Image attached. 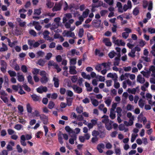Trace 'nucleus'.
<instances>
[{
  "label": "nucleus",
  "instance_id": "obj_1",
  "mask_svg": "<svg viewBox=\"0 0 155 155\" xmlns=\"http://www.w3.org/2000/svg\"><path fill=\"white\" fill-rule=\"evenodd\" d=\"M46 72L44 71H41L40 73V75L42 77L40 81L42 84H45L48 81V79L46 77Z\"/></svg>",
  "mask_w": 155,
  "mask_h": 155
},
{
  "label": "nucleus",
  "instance_id": "obj_2",
  "mask_svg": "<svg viewBox=\"0 0 155 155\" xmlns=\"http://www.w3.org/2000/svg\"><path fill=\"white\" fill-rule=\"evenodd\" d=\"M63 2V1L61 0L59 3H56L54 6L52 8V10L53 11H57L60 10Z\"/></svg>",
  "mask_w": 155,
  "mask_h": 155
},
{
  "label": "nucleus",
  "instance_id": "obj_3",
  "mask_svg": "<svg viewBox=\"0 0 155 155\" xmlns=\"http://www.w3.org/2000/svg\"><path fill=\"white\" fill-rule=\"evenodd\" d=\"M149 70L153 73L151 75V76L153 77V78H151L150 81H151V79H152V82L153 84H155V66H151Z\"/></svg>",
  "mask_w": 155,
  "mask_h": 155
},
{
  "label": "nucleus",
  "instance_id": "obj_4",
  "mask_svg": "<svg viewBox=\"0 0 155 155\" xmlns=\"http://www.w3.org/2000/svg\"><path fill=\"white\" fill-rule=\"evenodd\" d=\"M40 120L44 124L46 125L48 123V117L44 114H41L40 117Z\"/></svg>",
  "mask_w": 155,
  "mask_h": 155
},
{
  "label": "nucleus",
  "instance_id": "obj_5",
  "mask_svg": "<svg viewBox=\"0 0 155 155\" xmlns=\"http://www.w3.org/2000/svg\"><path fill=\"white\" fill-rule=\"evenodd\" d=\"M72 88L74 90V92L78 94H80L82 91V89L81 88L78 86L76 85H73L72 86Z\"/></svg>",
  "mask_w": 155,
  "mask_h": 155
},
{
  "label": "nucleus",
  "instance_id": "obj_6",
  "mask_svg": "<svg viewBox=\"0 0 155 155\" xmlns=\"http://www.w3.org/2000/svg\"><path fill=\"white\" fill-rule=\"evenodd\" d=\"M101 23V20H94L92 22V24L96 28H99L100 27Z\"/></svg>",
  "mask_w": 155,
  "mask_h": 155
},
{
  "label": "nucleus",
  "instance_id": "obj_7",
  "mask_svg": "<svg viewBox=\"0 0 155 155\" xmlns=\"http://www.w3.org/2000/svg\"><path fill=\"white\" fill-rule=\"evenodd\" d=\"M72 17V15L71 13H66L65 14V16L63 18V23H64L70 18Z\"/></svg>",
  "mask_w": 155,
  "mask_h": 155
},
{
  "label": "nucleus",
  "instance_id": "obj_8",
  "mask_svg": "<svg viewBox=\"0 0 155 155\" xmlns=\"http://www.w3.org/2000/svg\"><path fill=\"white\" fill-rule=\"evenodd\" d=\"M113 123V121L110 120L109 121L105 123V127L107 130H110L112 129V124Z\"/></svg>",
  "mask_w": 155,
  "mask_h": 155
},
{
  "label": "nucleus",
  "instance_id": "obj_9",
  "mask_svg": "<svg viewBox=\"0 0 155 155\" xmlns=\"http://www.w3.org/2000/svg\"><path fill=\"white\" fill-rule=\"evenodd\" d=\"M110 39L108 38H104L103 40V42L105 45L108 47H110L112 45V43L110 41Z\"/></svg>",
  "mask_w": 155,
  "mask_h": 155
},
{
  "label": "nucleus",
  "instance_id": "obj_10",
  "mask_svg": "<svg viewBox=\"0 0 155 155\" xmlns=\"http://www.w3.org/2000/svg\"><path fill=\"white\" fill-rule=\"evenodd\" d=\"M72 138H70L69 140V143L71 144H73L74 143V141L77 138V135L74 134L71 135Z\"/></svg>",
  "mask_w": 155,
  "mask_h": 155
},
{
  "label": "nucleus",
  "instance_id": "obj_11",
  "mask_svg": "<svg viewBox=\"0 0 155 155\" xmlns=\"http://www.w3.org/2000/svg\"><path fill=\"white\" fill-rule=\"evenodd\" d=\"M100 134L99 135V137L101 138L104 137L106 135L105 130L104 128L99 130Z\"/></svg>",
  "mask_w": 155,
  "mask_h": 155
},
{
  "label": "nucleus",
  "instance_id": "obj_12",
  "mask_svg": "<svg viewBox=\"0 0 155 155\" xmlns=\"http://www.w3.org/2000/svg\"><path fill=\"white\" fill-rule=\"evenodd\" d=\"M76 67L74 66H70L69 67V72L71 74H75L77 73L76 69Z\"/></svg>",
  "mask_w": 155,
  "mask_h": 155
},
{
  "label": "nucleus",
  "instance_id": "obj_13",
  "mask_svg": "<svg viewBox=\"0 0 155 155\" xmlns=\"http://www.w3.org/2000/svg\"><path fill=\"white\" fill-rule=\"evenodd\" d=\"M104 144L101 143L98 144L97 147V149L98 150V151L100 153H102L103 152V150L102 149H104Z\"/></svg>",
  "mask_w": 155,
  "mask_h": 155
},
{
  "label": "nucleus",
  "instance_id": "obj_14",
  "mask_svg": "<svg viewBox=\"0 0 155 155\" xmlns=\"http://www.w3.org/2000/svg\"><path fill=\"white\" fill-rule=\"evenodd\" d=\"M31 96L32 99L34 101H39L40 100V96H37L36 94H34L31 95Z\"/></svg>",
  "mask_w": 155,
  "mask_h": 155
},
{
  "label": "nucleus",
  "instance_id": "obj_15",
  "mask_svg": "<svg viewBox=\"0 0 155 155\" xmlns=\"http://www.w3.org/2000/svg\"><path fill=\"white\" fill-rule=\"evenodd\" d=\"M137 80L140 83H143L145 81V79L144 78L142 77L140 75H139L137 77Z\"/></svg>",
  "mask_w": 155,
  "mask_h": 155
},
{
  "label": "nucleus",
  "instance_id": "obj_16",
  "mask_svg": "<svg viewBox=\"0 0 155 155\" xmlns=\"http://www.w3.org/2000/svg\"><path fill=\"white\" fill-rule=\"evenodd\" d=\"M2 47L0 48V52H4L7 51L8 50V48L7 45L4 43H2Z\"/></svg>",
  "mask_w": 155,
  "mask_h": 155
},
{
  "label": "nucleus",
  "instance_id": "obj_17",
  "mask_svg": "<svg viewBox=\"0 0 155 155\" xmlns=\"http://www.w3.org/2000/svg\"><path fill=\"white\" fill-rule=\"evenodd\" d=\"M65 129L66 131L69 134H75V131L72 130L69 126H66L65 127Z\"/></svg>",
  "mask_w": 155,
  "mask_h": 155
},
{
  "label": "nucleus",
  "instance_id": "obj_18",
  "mask_svg": "<svg viewBox=\"0 0 155 155\" xmlns=\"http://www.w3.org/2000/svg\"><path fill=\"white\" fill-rule=\"evenodd\" d=\"M53 80L54 82V87L57 88L59 87V83L58 79L55 77H54L53 78Z\"/></svg>",
  "mask_w": 155,
  "mask_h": 155
},
{
  "label": "nucleus",
  "instance_id": "obj_19",
  "mask_svg": "<svg viewBox=\"0 0 155 155\" xmlns=\"http://www.w3.org/2000/svg\"><path fill=\"white\" fill-rule=\"evenodd\" d=\"M50 32L47 30H45L43 33V35L44 36L43 38L47 40V39H48L49 38V35Z\"/></svg>",
  "mask_w": 155,
  "mask_h": 155
},
{
  "label": "nucleus",
  "instance_id": "obj_20",
  "mask_svg": "<svg viewBox=\"0 0 155 155\" xmlns=\"http://www.w3.org/2000/svg\"><path fill=\"white\" fill-rule=\"evenodd\" d=\"M102 118H104L102 119V122L104 124L110 121L108 119V117L107 115H104L102 117Z\"/></svg>",
  "mask_w": 155,
  "mask_h": 155
},
{
  "label": "nucleus",
  "instance_id": "obj_21",
  "mask_svg": "<svg viewBox=\"0 0 155 155\" xmlns=\"http://www.w3.org/2000/svg\"><path fill=\"white\" fill-rule=\"evenodd\" d=\"M21 20L20 18L18 19L17 21L19 23V25L21 27H24L26 23L25 21L21 22Z\"/></svg>",
  "mask_w": 155,
  "mask_h": 155
},
{
  "label": "nucleus",
  "instance_id": "obj_22",
  "mask_svg": "<svg viewBox=\"0 0 155 155\" xmlns=\"http://www.w3.org/2000/svg\"><path fill=\"white\" fill-rule=\"evenodd\" d=\"M114 60L115 61L114 62V66H118L120 64V59L117 58H115Z\"/></svg>",
  "mask_w": 155,
  "mask_h": 155
},
{
  "label": "nucleus",
  "instance_id": "obj_23",
  "mask_svg": "<svg viewBox=\"0 0 155 155\" xmlns=\"http://www.w3.org/2000/svg\"><path fill=\"white\" fill-rule=\"evenodd\" d=\"M8 72L11 77H15L16 76V73L15 71L12 70H9Z\"/></svg>",
  "mask_w": 155,
  "mask_h": 155
},
{
  "label": "nucleus",
  "instance_id": "obj_24",
  "mask_svg": "<svg viewBox=\"0 0 155 155\" xmlns=\"http://www.w3.org/2000/svg\"><path fill=\"white\" fill-rule=\"evenodd\" d=\"M18 76V80L19 82H22L24 81L25 78L23 75H19V73H17Z\"/></svg>",
  "mask_w": 155,
  "mask_h": 155
},
{
  "label": "nucleus",
  "instance_id": "obj_25",
  "mask_svg": "<svg viewBox=\"0 0 155 155\" xmlns=\"http://www.w3.org/2000/svg\"><path fill=\"white\" fill-rule=\"evenodd\" d=\"M45 63V61L43 59H40L38 61L37 64L41 66H43L44 65Z\"/></svg>",
  "mask_w": 155,
  "mask_h": 155
},
{
  "label": "nucleus",
  "instance_id": "obj_26",
  "mask_svg": "<svg viewBox=\"0 0 155 155\" xmlns=\"http://www.w3.org/2000/svg\"><path fill=\"white\" fill-rule=\"evenodd\" d=\"M47 2L46 5L48 8H51L54 5L53 3L48 0H47Z\"/></svg>",
  "mask_w": 155,
  "mask_h": 155
},
{
  "label": "nucleus",
  "instance_id": "obj_27",
  "mask_svg": "<svg viewBox=\"0 0 155 155\" xmlns=\"http://www.w3.org/2000/svg\"><path fill=\"white\" fill-rule=\"evenodd\" d=\"M84 30L83 28H80L78 32V36L80 38H82L84 35Z\"/></svg>",
  "mask_w": 155,
  "mask_h": 155
},
{
  "label": "nucleus",
  "instance_id": "obj_28",
  "mask_svg": "<svg viewBox=\"0 0 155 155\" xmlns=\"http://www.w3.org/2000/svg\"><path fill=\"white\" fill-rule=\"evenodd\" d=\"M67 104L68 106H71L72 105V99L70 98H66Z\"/></svg>",
  "mask_w": 155,
  "mask_h": 155
},
{
  "label": "nucleus",
  "instance_id": "obj_29",
  "mask_svg": "<svg viewBox=\"0 0 155 155\" xmlns=\"http://www.w3.org/2000/svg\"><path fill=\"white\" fill-rule=\"evenodd\" d=\"M116 54V53L114 51H113L110 52L108 54V55L110 58H112L115 56Z\"/></svg>",
  "mask_w": 155,
  "mask_h": 155
},
{
  "label": "nucleus",
  "instance_id": "obj_30",
  "mask_svg": "<svg viewBox=\"0 0 155 155\" xmlns=\"http://www.w3.org/2000/svg\"><path fill=\"white\" fill-rule=\"evenodd\" d=\"M54 106V102L52 101H49L48 105V108L50 109H52Z\"/></svg>",
  "mask_w": 155,
  "mask_h": 155
},
{
  "label": "nucleus",
  "instance_id": "obj_31",
  "mask_svg": "<svg viewBox=\"0 0 155 155\" xmlns=\"http://www.w3.org/2000/svg\"><path fill=\"white\" fill-rule=\"evenodd\" d=\"M27 79L28 82L29 84L32 85L34 84V83L32 81V77L31 76L29 75L27 77Z\"/></svg>",
  "mask_w": 155,
  "mask_h": 155
},
{
  "label": "nucleus",
  "instance_id": "obj_32",
  "mask_svg": "<svg viewBox=\"0 0 155 155\" xmlns=\"http://www.w3.org/2000/svg\"><path fill=\"white\" fill-rule=\"evenodd\" d=\"M127 91L129 93H131L133 94H135L136 92V89L133 88L132 89L129 88L127 90Z\"/></svg>",
  "mask_w": 155,
  "mask_h": 155
},
{
  "label": "nucleus",
  "instance_id": "obj_33",
  "mask_svg": "<svg viewBox=\"0 0 155 155\" xmlns=\"http://www.w3.org/2000/svg\"><path fill=\"white\" fill-rule=\"evenodd\" d=\"M78 76L77 75H74L71 77V80L73 83H75L78 80Z\"/></svg>",
  "mask_w": 155,
  "mask_h": 155
},
{
  "label": "nucleus",
  "instance_id": "obj_34",
  "mask_svg": "<svg viewBox=\"0 0 155 155\" xmlns=\"http://www.w3.org/2000/svg\"><path fill=\"white\" fill-rule=\"evenodd\" d=\"M110 118L112 120L114 119L116 117V114L114 111H110Z\"/></svg>",
  "mask_w": 155,
  "mask_h": 155
},
{
  "label": "nucleus",
  "instance_id": "obj_35",
  "mask_svg": "<svg viewBox=\"0 0 155 155\" xmlns=\"http://www.w3.org/2000/svg\"><path fill=\"white\" fill-rule=\"evenodd\" d=\"M100 134V133L99 132V131H97L96 130H93L92 132V135L94 137H97V136L98 135H99Z\"/></svg>",
  "mask_w": 155,
  "mask_h": 155
},
{
  "label": "nucleus",
  "instance_id": "obj_36",
  "mask_svg": "<svg viewBox=\"0 0 155 155\" xmlns=\"http://www.w3.org/2000/svg\"><path fill=\"white\" fill-rule=\"evenodd\" d=\"M26 108L27 112L28 113H31L32 111V108L29 104L28 103L27 104Z\"/></svg>",
  "mask_w": 155,
  "mask_h": 155
},
{
  "label": "nucleus",
  "instance_id": "obj_37",
  "mask_svg": "<svg viewBox=\"0 0 155 155\" xmlns=\"http://www.w3.org/2000/svg\"><path fill=\"white\" fill-rule=\"evenodd\" d=\"M29 33L30 35L34 37H35L37 36L36 32L33 30H30L29 31Z\"/></svg>",
  "mask_w": 155,
  "mask_h": 155
},
{
  "label": "nucleus",
  "instance_id": "obj_38",
  "mask_svg": "<svg viewBox=\"0 0 155 155\" xmlns=\"http://www.w3.org/2000/svg\"><path fill=\"white\" fill-rule=\"evenodd\" d=\"M21 71L24 73H26L27 72V67L25 65H22L21 67Z\"/></svg>",
  "mask_w": 155,
  "mask_h": 155
},
{
  "label": "nucleus",
  "instance_id": "obj_39",
  "mask_svg": "<svg viewBox=\"0 0 155 155\" xmlns=\"http://www.w3.org/2000/svg\"><path fill=\"white\" fill-rule=\"evenodd\" d=\"M139 10L137 8H135L133 11V13L134 15L137 16L139 13Z\"/></svg>",
  "mask_w": 155,
  "mask_h": 155
},
{
  "label": "nucleus",
  "instance_id": "obj_40",
  "mask_svg": "<svg viewBox=\"0 0 155 155\" xmlns=\"http://www.w3.org/2000/svg\"><path fill=\"white\" fill-rule=\"evenodd\" d=\"M22 86L24 87L25 90L28 92H29L31 90V88L25 84L22 85Z\"/></svg>",
  "mask_w": 155,
  "mask_h": 155
},
{
  "label": "nucleus",
  "instance_id": "obj_41",
  "mask_svg": "<svg viewBox=\"0 0 155 155\" xmlns=\"http://www.w3.org/2000/svg\"><path fill=\"white\" fill-rule=\"evenodd\" d=\"M76 58H74L71 59L70 61V64L75 65L76 63Z\"/></svg>",
  "mask_w": 155,
  "mask_h": 155
},
{
  "label": "nucleus",
  "instance_id": "obj_42",
  "mask_svg": "<svg viewBox=\"0 0 155 155\" xmlns=\"http://www.w3.org/2000/svg\"><path fill=\"white\" fill-rule=\"evenodd\" d=\"M83 109L82 107H76V110L79 114H81L83 111Z\"/></svg>",
  "mask_w": 155,
  "mask_h": 155
},
{
  "label": "nucleus",
  "instance_id": "obj_43",
  "mask_svg": "<svg viewBox=\"0 0 155 155\" xmlns=\"http://www.w3.org/2000/svg\"><path fill=\"white\" fill-rule=\"evenodd\" d=\"M151 48L152 50L151 51L150 54L151 53L152 55L155 56V43L152 46Z\"/></svg>",
  "mask_w": 155,
  "mask_h": 155
},
{
  "label": "nucleus",
  "instance_id": "obj_44",
  "mask_svg": "<svg viewBox=\"0 0 155 155\" xmlns=\"http://www.w3.org/2000/svg\"><path fill=\"white\" fill-rule=\"evenodd\" d=\"M138 104L139 106L142 108H143L144 106V103L143 100L142 99H140L138 102Z\"/></svg>",
  "mask_w": 155,
  "mask_h": 155
},
{
  "label": "nucleus",
  "instance_id": "obj_45",
  "mask_svg": "<svg viewBox=\"0 0 155 155\" xmlns=\"http://www.w3.org/2000/svg\"><path fill=\"white\" fill-rule=\"evenodd\" d=\"M35 42V41L34 40L29 39L28 40V43L29 45L30 46H33L34 43Z\"/></svg>",
  "mask_w": 155,
  "mask_h": 155
},
{
  "label": "nucleus",
  "instance_id": "obj_46",
  "mask_svg": "<svg viewBox=\"0 0 155 155\" xmlns=\"http://www.w3.org/2000/svg\"><path fill=\"white\" fill-rule=\"evenodd\" d=\"M52 54L51 53H48L45 57V58L47 60H49L52 57Z\"/></svg>",
  "mask_w": 155,
  "mask_h": 155
},
{
  "label": "nucleus",
  "instance_id": "obj_47",
  "mask_svg": "<svg viewBox=\"0 0 155 155\" xmlns=\"http://www.w3.org/2000/svg\"><path fill=\"white\" fill-rule=\"evenodd\" d=\"M92 104L94 106L96 107L98 105L99 103L97 100L94 99L92 101Z\"/></svg>",
  "mask_w": 155,
  "mask_h": 155
},
{
  "label": "nucleus",
  "instance_id": "obj_48",
  "mask_svg": "<svg viewBox=\"0 0 155 155\" xmlns=\"http://www.w3.org/2000/svg\"><path fill=\"white\" fill-rule=\"evenodd\" d=\"M18 110L19 112L21 113H22L24 111V109L23 107L20 105H19L18 106Z\"/></svg>",
  "mask_w": 155,
  "mask_h": 155
},
{
  "label": "nucleus",
  "instance_id": "obj_49",
  "mask_svg": "<svg viewBox=\"0 0 155 155\" xmlns=\"http://www.w3.org/2000/svg\"><path fill=\"white\" fill-rule=\"evenodd\" d=\"M22 127V125L20 124H17L15 126L14 128L15 129L18 130H20L21 129Z\"/></svg>",
  "mask_w": 155,
  "mask_h": 155
},
{
  "label": "nucleus",
  "instance_id": "obj_50",
  "mask_svg": "<svg viewBox=\"0 0 155 155\" xmlns=\"http://www.w3.org/2000/svg\"><path fill=\"white\" fill-rule=\"evenodd\" d=\"M41 13V9L39 8L38 9H36L35 10L34 14L35 15H39Z\"/></svg>",
  "mask_w": 155,
  "mask_h": 155
},
{
  "label": "nucleus",
  "instance_id": "obj_51",
  "mask_svg": "<svg viewBox=\"0 0 155 155\" xmlns=\"http://www.w3.org/2000/svg\"><path fill=\"white\" fill-rule=\"evenodd\" d=\"M84 81L83 79L82 78H79V79L78 80V83L79 86H81L82 85V82Z\"/></svg>",
  "mask_w": 155,
  "mask_h": 155
},
{
  "label": "nucleus",
  "instance_id": "obj_52",
  "mask_svg": "<svg viewBox=\"0 0 155 155\" xmlns=\"http://www.w3.org/2000/svg\"><path fill=\"white\" fill-rule=\"evenodd\" d=\"M137 134H132L131 136V142H133L135 140L137 137Z\"/></svg>",
  "mask_w": 155,
  "mask_h": 155
},
{
  "label": "nucleus",
  "instance_id": "obj_53",
  "mask_svg": "<svg viewBox=\"0 0 155 155\" xmlns=\"http://www.w3.org/2000/svg\"><path fill=\"white\" fill-rule=\"evenodd\" d=\"M143 7L144 8H146L148 5L149 3L146 0L143 1Z\"/></svg>",
  "mask_w": 155,
  "mask_h": 155
},
{
  "label": "nucleus",
  "instance_id": "obj_54",
  "mask_svg": "<svg viewBox=\"0 0 155 155\" xmlns=\"http://www.w3.org/2000/svg\"><path fill=\"white\" fill-rule=\"evenodd\" d=\"M0 98L5 103H6L8 102V99L7 97L1 96H0Z\"/></svg>",
  "mask_w": 155,
  "mask_h": 155
},
{
  "label": "nucleus",
  "instance_id": "obj_55",
  "mask_svg": "<svg viewBox=\"0 0 155 155\" xmlns=\"http://www.w3.org/2000/svg\"><path fill=\"white\" fill-rule=\"evenodd\" d=\"M87 36L89 41H90L94 40L93 36L92 35H91L90 33H87Z\"/></svg>",
  "mask_w": 155,
  "mask_h": 155
},
{
  "label": "nucleus",
  "instance_id": "obj_56",
  "mask_svg": "<svg viewBox=\"0 0 155 155\" xmlns=\"http://www.w3.org/2000/svg\"><path fill=\"white\" fill-rule=\"evenodd\" d=\"M37 54L39 56L43 57L45 54V53L42 51H39L37 52Z\"/></svg>",
  "mask_w": 155,
  "mask_h": 155
},
{
  "label": "nucleus",
  "instance_id": "obj_57",
  "mask_svg": "<svg viewBox=\"0 0 155 155\" xmlns=\"http://www.w3.org/2000/svg\"><path fill=\"white\" fill-rule=\"evenodd\" d=\"M111 64L110 62H108L107 63L104 62L101 64V65L103 66L104 68H106L107 66L110 67Z\"/></svg>",
  "mask_w": 155,
  "mask_h": 155
},
{
  "label": "nucleus",
  "instance_id": "obj_58",
  "mask_svg": "<svg viewBox=\"0 0 155 155\" xmlns=\"http://www.w3.org/2000/svg\"><path fill=\"white\" fill-rule=\"evenodd\" d=\"M66 90L64 88H61L60 89V92L61 94H64L66 92Z\"/></svg>",
  "mask_w": 155,
  "mask_h": 155
},
{
  "label": "nucleus",
  "instance_id": "obj_59",
  "mask_svg": "<svg viewBox=\"0 0 155 155\" xmlns=\"http://www.w3.org/2000/svg\"><path fill=\"white\" fill-rule=\"evenodd\" d=\"M16 148L18 152L19 153H21L23 151L20 145L19 144H18L16 146Z\"/></svg>",
  "mask_w": 155,
  "mask_h": 155
},
{
  "label": "nucleus",
  "instance_id": "obj_60",
  "mask_svg": "<svg viewBox=\"0 0 155 155\" xmlns=\"http://www.w3.org/2000/svg\"><path fill=\"white\" fill-rule=\"evenodd\" d=\"M103 4V2H102L99 1L98 2V5H96L95 4H94L93 5V8H97L101 6Z\"/></svg>",
  "mask_w": 155,
  "mask_h": 155
},
{
  "label": "nucleus",
  "instance_id": "obj_61",
  "mask_svg": "<svg viewBox=\"0 0 155 155\" xmlns=\"http://www.w3.org/2000/svg\"><path fill=\"white\" fill-rule=\"evenodd\" d=\"M107 11L106 10H102L100 11V13L101 16H104L107 13Z\"/></svg>",
  "mask_w": 155,
  "mask_h": 155
},
{
  "label": "nucleus",
  "instance_id": "obj_62",
  "mask_svg": "<svg viewBox=\"0 0 155 155\" xmlns=\"http://www.w3.org/2000/svg\"><path fill=\"white\" fill-rule=\"evenodd\" d=\"M1 67H7V65L5 61L3 60H1Z\"/></svg>",
  "mask_w": 155,
  "mask_h": 155
},
{
  "label": "nucleus",
  "instance_id": "obj_63",
  "mask_svg": "<svg viewBox=\"0 0 155 155\" xmlns=\"http://www.w3.org/2000/svg\"><path fill=\"white\" fill-rule=\"evenodd\" d=\"M39 70L36 68L33 69V70L32 71V73L33 74H37L39 73Z\"/></svg>",
  "mask_w": 155,
  "mask_h": 155
},
{
  "label": "nucleus",
  "instance_id": "obj_64",
  "mask_svg": "<svg viewBox=\"0 0 155 155\" xmlns=\"http://www.w3.org/2000/svg\"><path fill=\"white\" fill-rule=\"evenodd\" d=\"M67 95L69 97H71L73 95V92L70 90H67Z\"/></svg>",
  "mask_w": 155,
  "mask_h": 155
}]
</instances>
